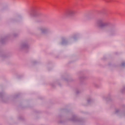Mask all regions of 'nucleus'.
Wrapping results in <instances>:
<instances>
[{
  "instance_id": "1",
  "label": "nucleus",
  "mask_w": 125,
  "mask_h": 125,
  "mask_svg": "<svg viewBox=\"0 0 125 125\" xmlns=\"http://www.w3.org/2000/svg\"><path fill=\"white\" fill-rule=\"evenodd\" d=\"M67 14L68 15H73V14H75V11L70 10L67 12Z\"/></svg>"
},
{
  "instance_id": "3",
  "label": "nucleus",
  "mask_w": 125,
  "mask_h": 125,
  "mask_svg": "<svg viewBox=\"0 0 125 125\" xmlns=\"http://www.w3.org/2000/svg\"><path fill=\"white\" fill-rule=\"evenodd\" d=\"M45 31H46V29H41V31L42 32V33H44V32H45Z\"/></svg>"
},
{
  "instance_id": "2",
  "label": "nucleus",
  "mask_w": 125,
  "mask_h": 125,
  "mask_svg": "<svg viewBox=\"0 0 125 125\" xmlns=\"http://www.w3.org/2000/svg\"><path fill=\"white\" fill-rule=\"evenodd\" d=\"M105 26H106V24H105L104 23L100 25V28H103V27H105Z\"/></svg>"
}]
</instances>
